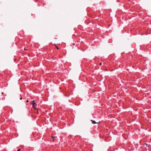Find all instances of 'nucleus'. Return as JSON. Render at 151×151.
Returning a JSON list of instances; mask_svg holds the SVG:
<instances>
[{
  "label": "nucleus",
  "mask_w": 151,
  "mask_h": 151,
  "mask_svg": "<svg viewBox=\"0 0 151 151\" xmlns=\"http://www.w3.org/2000/svg\"><path fill=\"white\" fill-rule=\"evenodd\" d=\"M101 64H102V63H100V65H101Z\"/></svg>",
  "instance_id": "10"
},
{
  "label": "nucleus",
  "mask_w": 151,
  "mask_h": 151,
  "mask_svg": "<svg viewBox=\"0 0 151 151\" xmlns=\"http://www.w3.org/2000/svg\"><path fill=\"white\" fill-rule=\"evenodd\" d=\"M24 50H27V49H26V48H24Z\"/></svg>",
  "instance_id": "4"
},
{
  "label": "nucleus",
  "mask_w": 151,
  "mask_h": 151,
  "mask_svg": "<svg viewBox=\"0 0 151 151\" xmlns=\"http://www.w3.org/2000/svg\"><path fill=\"white\" fill-rule=\"evenodd\" d=\"M22 98H20V100H22Z\"/></svg>",
  "instance_id": "9"
},
{
  "label": "nucleus",
  "mask_w": 151,
  "mask_h": 151,
  "mask_svg": "<svg viewBox=\"0 0 151 151\" xmlns=\"http://www.w3.org/2000/svg\"><path fill=\"white\" fill-rule=\"evenodd\" d=\"M65 96H69V95H68V96H67L66 95H65Z\"/></svg>",
  "instance_id": "5"
},
{
  "label": "nucleus",
  "mask_w": 151,
  "mask_h": 151,
  "mask_svg": "<svg viewBox=\"0 0 151 151\" xmlns=\"http://www.w3.org/2000/svg\"><path fill=\"white\" fill-rule=\"evenodd\" d=\"M91 121L92 122V123L93 124H95L97 123H96V122L95 121L93 120H91Z\"/></svg>",
  "instance_id": "2"
},
{
  "label": "nucleus",
  "mask_w": 151,
  "mask_h": 151,
  "mask_svg": "<svg viewBox=\"0 0 151 151\" xmlns=\"http://www.w3.org/2000/svg\"><path fill=\"white\" fill-rule=\"evenodd\" d=\"M26 102H29L28 100H27V101Z\"/></svg>",
  "instance_id": "7"
},
{
  "label": "nucleus",
  "mask_w": 151,
  "mask_h": 151,
  "mask_svg": "<svg viewBox=\"0 0 151 151\" xmlns=\"http://www.w3.org/2000/svg\"><path fill=\"white\" fill-rule=\"evenodd\" d=\"M32 103H31V104H32L33 107L35 109H36L35 108V105H34L35 104H36V103H35V101L33 100V101H32Z\"/></svg>",
  "instance_id": "1"
},
{
  "label": "nucleus",
  "mask_w": 151,
  "mask_h": 151,
  "mask_svg": "<svg viewBox=\"0 0 151 151\" xmlns=\"http://www.w3.org/2000/svg\"><path fill=\"white\" fill-rule=\"evenodd\" d=\"M146 146H148V144H146Z\"/></svg>",
  "instance_id": "8"
},
{
  "label": "nucleus",
  "mask_w": 151,
  "mask_h": 151,
  "mask_svg": "<svg viewBox=\"0 0 151 151\" xmlns=\"http://www.w3.org/2000/svg\"><path fill=\"white\" fill-rule=\"evenodd\" d=\"M52 139H53L54 140L55 137H52Z\"/></svg>",
  "instance_id": "6"
},
{
  "label": "nucleus",
  "mask_w": 151,
  "mask_h": 151,
  "mask_svg": "<svg viewBox=\"0 0 151 151\" xmlns=\"http://www.w3.org/2000/svg\"><path fill=\"white\" fill-rule=\"evenodd\" d=\"M21 150V149H18V150H17V151H20Z\"/></svg>",
  "instance_id": "3"
}]
</instances>
